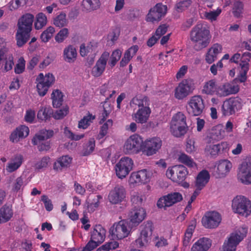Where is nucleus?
<instances>
[{"instance_id": "f257e3e1", "label": "nucleus", "mask_w": 251, "mask_h": 251, "mask_svg": "<svg viewBox=\"0 0 251 251\" xmlns=\"http://www.w3.org/2000/svg\"><path fill=\"white\" fill-rule=\"evenodd\" d=\"M34 18L33 15L26 13L19 19L16 34L17 45L19 47L23 46L29 39Z\"/></svg>"}, {"instance_id": "f03ea898", "label": "nucleus", "mask_w": 251, "mask_h": 251, "mask_svg": "<svg viewBox=\"0 0 251 251\" xmlns=\"http://www.w3.org/2000/svg\"><path fill=\"white\" fill-rule=\"evenodd\" d=\"M211 37L207 25L203 24H198L190 32L191 40L199 44L194 46L197 50L206 47L210 42Z\"/></svg>"}, {"instance_id": "7ed1b4c3", "label": "nucleus", "mask_w": 251, "mask_h": 251, "mask_svg": "<svg viewBox=\"0 0 251 251\" xmlns=\"http://www.w3.org/2000/svg\"><path fill=\"white\" fill-rule=\"evenodd\" d=\"M171 132L176 137L183 136L187 131L188 127L186 122V117L179 112L173 116L170 124Z\"/></svg>"}, {"instance_id": "20e7f679", "label": "nucleus", "mask_w": 251, "mask_h": 251, "mask_svg": "<svg viewBox=\"0 0 251 251\" xmlns=\"http://www.w3.org/2000/svg\"><path fill=\"white\" fill-rule=\"evenodd\" d=\"M232 208L234 212L247 217L251 213V201L244 196L238 195L232 201Z\"/></svg>"}, {"instance_id": "39448f33", "label": "nucleus", "mask_w": 251, "mask_h": 251, "mask_svg": "<svg viewBox=\"0 0 251 251\" xmlns=\"http://www.w3.org/2000/svg\"><path fill=\"white\" fill-rule=\"evenodd\" d=\"M247 231L246 227H242L231 233L228 240L224 243L222 251H235L237 246L246 236Z\"/></svg>"}, {"instance_id": "423d86ee", "label": "nucleus", "mask_w": 251, "mask_h": 251, "mask_svg": "<svg viewBox=\"0 0 251 251\" xmlns=\"http://www.w3.org/2000/svg\"><path fill=\"white\" fill-rule=\"evenodd\" d=\"M140 235L135 241V245L138 248L147 246L151 241L153 231V224L151 221L144 222L141 226Z\"/></svg>"}, {"instance_id": "0eeeda50", "label": "nucleus", "mask_w": 251, "mask_h": 251, "mask_svg": "<svg viewBox=\"0 0 251 251\" xmlns=\"http://www.w3.org/2000/svg\"><path fill=\"white\" fill-rule=\"evenodd\" d=\"M55 77L51 73H48L44 76L43 73L39 74L36 78L37 89L40 96H44L49 88L54 83Z\"/></svg>"}, {"instance_id": "6e6552de", "label": "nucleus", "mask_w": 251, "mask_h": 251, "mask_svg": "<svg viewBox=\"0 0 251 251\" xmlns=\"http://www.w3.org/2000/svg\"><path fill=\"white\" fill-rule=\"evenodd\" d=\"M188 175V171L183 165H175L166 171L167 177L178 183L183 182Z\"/></svg>"}, {"instance_id": "1a4fd4ad", "label": "nucleus", "mask_w": 251, "mask_h": 251, "mask_svg": "<svg viewBox=\"0 0 251 251\" xmlns=\"http://www.w3.org/2000/svg\"><path fill=\"white\" fill-rule=\"evenodd\" d=\"M188 106L186 107L188 114L191 116H198L203 112L205 106L204 101L200 96L192 97L188 102Z\"/></svg>"}, {"instance_id": "9d476101", "label": "nucleus", "mask_w": 251, "mask_h": 251, "mask_svg": "<svg viewBox=\"0 0 251 251\" xmlns=\"http://www.w3.org/2000/svg\"><path fill=\"white\" fill-rule=\"evenodd\" d=\"M167 12V6L162 3H158L151 8L146 16V20L147 22L154 23L161 20Z\"/></svg>"}, {"instance_id": "9b49d317", "label": "nucleus", "mask_w": 251, "mask_h": 251, "mask_svg": "<svg viewBox=\"0 0 251 251\" xmlns=\"http://www.w3.org/2000/svg\"><path fill=\"white\" fill-rule=\"evenodd\" d=\"M143 145L142 138L134 134L127 139L124 145V150L128 153H136L141 151H143Z\"/></svg>"}, {"instance_id": "f8f14e48", "label": "nucleus", "mask_w": 251, "mask_h": 251, "mask_svg": "<svg viewBox=\"0 0 251 251\" xmlns=\"http://www.w3.org/2000/svg\"><path fill=\"white\" fill-rule=\"evenodd\" d=\"M238 97L230 98L224 101L222 106V114L225 116L234 114L241 109L242 103Z\"/></svg>"}, {"instance_id": "ddd939ff", "label": "nucleus", "mask_w": 251, "mask_h": 251, "mask_svg": "<svg viewBox=\"0 0 251 251\" xmlns=\"http://www.w3.org/2000/svg\"><path fill=\"white\" fill-rule=\"evenodd\" d=\"M133 160L128 157H122L115 166L117 176L120 178L125 177L132 170Z\"/></svg>"}, {"instance_id": "4468645a", "label": "nucleus", "mask_w": 251, "mask_h": 251, "mask_svg": "<svg viewBox=\"0 0 251 251\" xmlns=\"http://www.w3.org/2000/svg\"><path fill=\"white\" fill-rule=\"evenodd\" d=\"M127 224L124 221L115 223L109 229V233L113 240H121L127 237L130 231L127 228Z\"/></svg>"}, {"instance_id": "2eb2a0df", "label": "nucleus", "mask_w": 251, "mask_h": 251, "mask_svg": "<svg viewBox=\"0 0 251 251\" xmlns=\"http://www.w3.org/2000/svg\"><path fill=\"white\" fill-rule=\"evenodd\" d=\"M182 199V196L180 193L172 192L161 197L157 202V206L159 208H163L166 210L167 207L181 201Z\"/></svg>"}, {"instance_id": "dca6fc26", "label": "nucleus", "mask_w": 251, "mask_h": 251, "mask_svg": "<svg viewBox=\"0 0 251 251\" xmlns=\"http://www.w3.org/2000/svg\"><path fill=\"white\" fill-rule=\"evenodd\" d=\"M222 220L221 215L216 211L206 212L202 217L201 223L206 228L212 229L217 227Z\"/></svg>"}, {"instance_id": "f3484780", "label": "nucleus", "mask_w": 251, "mask_h": 251, "mask_svg": "<svg viewBox=\"0 0 251 251\" xmlns=\"http://www.w3.org/2000/svg\"><path fill=\"white\" fill-rule=\"evenodd\" d=\"M238 176L242 183L251 184V157H247L241 164Z\"/></svg>"}, {"instance_id": "a211bd4d", "label": "nucleus", "mask_w": 251, "mask_h": 251, "mask_svg": "<svg viewBox=\"0 0 251 251\" xmlns=\"http://www.w3.org/2000/svg\"><path fill=\"white\" fill-rule=\"evenodd\" d=\"M162 141L159 138L154 137L143 142V152L144 154L150 156L158 151L161 148Z\"/></svg>"}, {"instance_id": "6ab92c4d", "label": "nucleus", "mask_w": 251, "mask_h": 251, "mask_svg": "<svg viewBox=\"0 0 251 251\" xmlns=\"http://www.w3.org/2000/svg\"><path fill=\"white\" fill-rule=\"evenodd\" d=\"M130 224L132 226H138L146 217L145 209L141 207L134 206L129 213Z\"/></svg>"}, {"instance_id": "aec40b11", "label": "nucleus", "mask_w": 251, "mask_h": 251, "mask_svg": "<svg viewBox=\"0 0 251 251\" xmlns=\"http://www.w3.org/2000/svg\"><path fill=\"white\" fill-rule=\"evenodd\" d=\"M126 191L122 186L117 185L109 193L108 199L113 204H117L122 201L126 198Z\"/></svg>"}, {"instance_id": "412c9836", "label": "nucleus", "mask_w": 251, "mask_h": 251, "mask_svg": "<svg viewBox=\"0 0 251 251\" xmlns=\"http://www.w3.org/2000/svg\"><path fill=\"white\" fill-rule=\"evenodd\" d=\"M191 85L190 80H183L175 89V97L178 100L186 97L191 92Z\"/></svg>"}, {"instance_id": "4be33fe9", "label": "nucleus", "mask_w": 251, "mask_h": 251, "mask_svg": "<svg viewBox=\"0 0 251 251\" xmlns=\"http://www.w3.org/2000/svg\"><path fill=\"white\" fill-rule=\"evenodd\" d=\"M109 56V53L104 51L97 61L95 66L92 70V75L95 77L100 76L103 73L107 63V61Z\"/></svg>"}, {"instance_id": "5701e85b", "label": "nucleus", "mask_w": 251, "mask_h": 251, "mask_svg": "<svg viewBox=\"0 0 251 251\" xmlns=\"http://www.w3.org/2000/svg\"><path fill=\"white\" fill-rule=\"evenodd\" d=\"M150 180V174L147 170L143 169L131 173L129 177L131 183H146Z\"/></svg>"}, {"instance_id": "b1692460", "label": "nucleus", "mask_w": 251, "mask_h": 251, "mask_svg": "<svg viewBox=\"0 0 251 251\" xmlns=\"http://www.w3.org/2000/svg\"><path fill=\"white\" fill-rule=\"evenodd\" d=\"M54 132L52 129H42L36 134L31 140V142L34 145H37L40 142L50 139L53 136Z\"/></svg>"}, {"instance_id": "393cba45", "label": "nucleus", "mask_w": 251, "mask_h": 251, "mask_svg": "<svg viewBox=\"0 0 251 251\" xmlns=\"http://www.w3.org/2000/svg\"><path fill=\"white\" fill-rule=\"evenodd\" d=\"M29 130L27 126L23 125L17 127L12 132L10 136V140L12 142H18L20 138L26 137L29 134Z\"/></svg>"}, {"instance_id": "a878e982", "label": "nucleus", "mask_w": 251, "mask_h": 251, "mask_svg": "<svg viewBox=\"0 0 251 251\" xmlns=\"http://www.w3.org/2000/svg\"><path fill=\"white\" fill-rule=\"evenodd\" d=\"M81 6L82 11L90 13L99 9L101 2L100 0H83Z\"/></svg>"}, {"instance_id": "bb28decb", "label": "nucleus", "mask_w": 251, "mask_h": 251, "mask_svg": "<svg viewBox=\"0 0 251 251\" xmlns=\"http://www.w3.org/2000/svg\"><path fill=\"white\" fill-rule=\"evenodd\" d=\"M237 87L232 86L228 83L218 86L216 94L220 97L226 96L230 94H235L238 92Z\"/></svg>"}, {"instance_id": "cd10ccee", "label": "nucleus", "mask_w": 251, "mask_h": 251, "mask_svg": "<svg viewBox=\"0 0 251 251\" xmlns=\"http://www.w3.org/2000/svg\"><path fill=\"white\" fill-rule=\"evenodd\" d=\"M224 133L225 131L221 125L215 126L212 128L207 136L208 141L214 143L215 141H219L223 138Z\"/></svg>"}, {"instance_id": "c85d7f7f", "label": "nucleus", "mask_w": 251, "mask_h": 251, "mask_svg": "<svg viewBox=\"0 0 251 251\" xmlns=\"http://www.w3.org/2000/svg\"><path fill=\"white\" fill-rule=\"evenodd\" d=\"M105 232L101 225H96L92 232L91 239L100 245L104 240Z\"/></svg>"}, {"instance_id": "c756f323", "label": "nucleus", "mask_w": 251, "mask_h": 251, "mask_svg": "<svg viewBox=\"0 0 251 251\" xmlns=\"http://www.w3.org/2000/svg\"><path fill=\"white\" fill-rule=\"evenodd\" d=\"M210 179L209 172L206 170H202L198 175L195 181V186L202 189L208 183Z\"/></svg>"}, {"instance_id": "7c9ffc66", "label": "nucleus", "mask_w": 251, "mask_h": 251, "mask_svg": "<svg viewBox=\"0 0 251 251\" xmlns=\"http://www.w3.org/2000/svg\"><path fill=\"white\" fill-rule=\"evenodd\" d=\"M211 246V240L203 237L200 238L193 245L191 251H207Z\"/></svg>"}, {"instance_id": "2f4dec72", "label": "nucleus", "mask_w": 251, "mask_h": 251, "mask_svg": "<svg viewBox=\"0 0 251 251\" xmlns=\"http://www.w3.org/2000/svg\"><path fill=\"white\" fill-rule=\"evenodd\" d=\"M151 111L147 106H144L140 108L135 114L136 121L138 123L144 124L147 122Z\"/></svg>"}, {"instance_id": "473e14b6", "label": "nucleus", "mask_w": 251, "mask_h": 251, "mask_svg": "<svg viewBox=\"0 0 251 251\" xmlns=\"http://www.w3.org/2000/svg\"><path fill=\"white\" fill-rule=\"evenodd\" d=\"M72 158L68 155H65L58 158L56 162L53 164V169L57 171H60L63 168H67L71 163Z\"/></svg>"}, {"instance_id": "72a5a7b5", "label": "nucleus", "mask_w": 251, "mask_h": 251, "mask_svg": "<svg viewBox=\"0 0 251 251\" xmlns=\"http://www.w3.org/2000/svg\"><path fill=\"white\" fill-rule=\"evenodd\" d=\"M76 56L77 52L76 49L73 45H69L64 49L63 57L65 61L69 63L74 62Z\"/></svg>"}, {"instance_id": "f704fd0d", "label": "nucleus", "mask_w": 251, "mask_h": 251, "mask_svg": "<svg viewBox=\"0 0 251 251\" xmlns=\"http://www.w3.org/2000/svg\"><path fill=\"white\" fill-rule=\"evenodd\" d=\"M53 115V109L49 107H42L38 111L37 113V118L38 120L41 121H46L49 120Z\"/></svg>"}, {"instance_id": "c9c22d12", "label": "nucleus", "mask_w": 251, "mask_h": 251, "mask_svg": "<svg viewBox=\"0 0 251 251\" xmlns=\"http://www.w3.org/2000/svg\"><path fill=\"white\" fill-rule=\"evenodd\" d=\"M13 216L11 208L6 205H3L0 209V223L8 221Z\"/></svg>"}, {"instance_id": "e433bc0d", "label": "nucleus", "mask_w": 251, "mask_h": 251, "mask_svg": "<svg viewBox=\"0 0 251 251\" xmlns=\"http://www.w3.org/2000/svg\"><path fill=\"white\" fill-rule=\"evenodd\" d=\"M63 94L62 92L56 89L52 91L51 94V99L52 100V105L54 108L59 107L62 104L63 101Z\"/></svg>"}, {"instance_id": "4c0bfd02", "label": "nucleus", "mask_w": 251, "mask_h": 251, "mask_svg": "<svg viewBox=\"0 0 251 251\" xmlns=\"http://www.w3.org/2000/svg\"><path fill=\"white\" fill-rule=\"evenodd\" d=\"M225 146H227V144L226 143H222L221 145H207L205 149V151L207 155H210L211 157H213L218 154L221 149V147H223V150L225 148Z\"/></svg>"}, {"instance_id": "58836bf2", "label": "nucleus", "mask_w": 251, "mask_h": 251, "mask_svg": "<svg viewBox=\"0 0 251 251\" xmlns=\"http://www.w3.org/2000/svg\"><path fill=\"white\" fill-rule=\"evenodd\" d=\"M97 47L98 43L94 41L89 42L87 47L84 44H82L80 46V54L82 57H84L88 53L94 52Z\"/></svg>"}, {"instance_id": "ea45409f", "label": "nucleus", "mask_w": 251, "mask_h": 251, "mask_svg": "<svg viewBox=\"0 0 251 251\" xmlns=\"http://www.w3.org/2000/svg\"><path fill=\"white\" fill-rule=\"evenodd\" d=\"M23 160L22 155H17L13 160V161L8 164L7 167V171L8 172H13L18 169L21 165Z\"/></svg>"}, {"instance_id": "a19ab883", "label": "nucleus", "mask_w": 251, "mask_h": 251, "mask_svg": "<svg viewBox=\"0 0 251 251\" xmlns=\"http://www.w3.org/2000/svg\"><path fill=\"white\" fill-rule=\"evenodd\" d=\"M217 87L215 80L212 79L205 83L202 91L206 94L213 95L217 92Z\"/></svg>"}, {"instance_id": "79ce46f5", "label": "nucleus", "mask_w": 251, "mask_h": 251, "mask_svg": "<svg viewBox=\"0 0 251 251\" xmlns=\"http://www.w3.org/2000/svg\"><path fill=\"white\" fill-rule=\"evenodd\" d=\"M240 66H241V70L238 77L235 78L233 81L235 83L244 82L247 80V74L249 71V67H248V64L246 63L245 64Z\"/></svg>"}, {"instance_id": "37998d69", "label": "nucleus", "mask_w": 251, "mask_h": 251, "mask_svg": "<svg viewBox=\"0 0 251 251\" xmlns=\"http://www.w3.org/2000/svg\"><path fill=\"white\" fill-rule=\"evenodd\" d=\"M95 115H92V114L89 113L87 115L85 116L83 119L79 122L78 126V128L86 129L88 126L90 125V123H92V120L95 119Z\"/></svg>"}, {"instance_id": "c03bdc74", "label": "nucleus", "mask_w": 251, "mask_h": 251, "mask_svg": "<svg viewBox=\"0 0 251 251\" xmlns=\"http://www.w3.org/2000/svg\"><path fill=\"white\" fill-rule=\"evenodd\" d=\"M231 168L232 164L227 160H221L217 166V170L221 173L228 172Z\"/></svg>"}, {"instance_id": "a18cd8bd", "label": "nucleus", "mask_w": 251, "mask_h": 251, "mask_svg": "<svg viewBox=\"0 0 251 251\" xmlns=\"http://www.w3.org/2000/svg\"><path fill=\"white\" fill-rule=\"evenodd\" d=\"M24 179L25 177L20 176L13 181L12 184V191L13 192L17 193L21 189H23L25 185Z\"/></svg>"}, {"instance_id": "49530a36", "label": "nucleus", "mask_w": 251, "mask_h": 251, "mask_svg": "<svg viewBox=\"0 0 251 251\" xmlns=\"http://www.w3.org/2000/svg\"><path fill=\"white\" fill-rule=\"evenodd\" d=\"M244 9V4L240 1H236L234 2L232 8V13L236 18H240L242 16Z\"/></svg>"}, {"instance_id": "de8ad7c7", "label": "nucleus", "mask_w": 251, "mask_h": 251, "mask_svg": "<svg viewBox=\"0 0 251 251\" xmlns=\"http://www.w3.org/2000/svg\"><path fill=\"white\" fill-rule=\"evenodd\" d=\"M178 160L179 162L186 165L189 167L192 168L197 166L193 160L184 153H182L179 155Z\"/></svg>"}, {"instance_id": "09e8293b", "label": "nucleus", "mask_w": 251, "mask_h": 251, "mask_svg": "<svg viewBox=\"0 0 251 251\" xmlns=\"http://www.w3.org/2000/svg\"><path fill=\"white\" fill-rule=\"evenodd\" d=\"M47 17L43 13H39L36 16V21L34 24L35 28L36 29H40L45 26L47 24Z\"/></svg>"}, {"instance_id": "8fccbe9b", "label": "nucleus", "mask_w": 251, "mask_h": 251, "mask_svg": "<svg viewBox=\"0 0 251 251\" xmlns=\"http://www.w3.org/2000/svg\"><path fill=\"white\" fill-rule=\"evenodd\" d=\"M53 24L59 27L66 26L67 24L66 14L61 12L59 15L57 16L54 19Z\"/></svg>"}, {"instance_id": "3c124183", "label": "nucleus", "mask_w": 251, "mask_h": 251, "mask_svg": "<svg viewBox=\"0 0 251 251\" xmlns=\"http://www.w3.org/2000/svg\"><path fill=\"white\" fill-rule=\"evenodd\" d=\"M192 0H184L177 2L175 5V9L177 12H182L186 10L192 4Z\"/></svg>"}, {"instance_id": "603ef678", "label": "nucleus", "mask_w": 251, "mask_h": 251, "mask_svg": "<svg viewBox=\"0 0 251 251\" xmlns=\"http://www.w3.org/2000/svg\"><path fill=\"white\" fill-rule=\"evenodd\" d=\"M55 32L54 27L50 26L44 31L40 36V38L42 42H47L52 36Z\"/></svg>"}, {"instance_id": "864d4df0", "label": "nucleus", "mask_w": 251, "mask_h": 251, "mask_svg": "<svg viewBox=\"0 0 251 251\" xmlns=\"http://www.w3.org/2000/svg\"><path fill=\"white\" fill-rule=\"evenodd\" d=\"M108 100V98H107L103 102V112L102 113V118L100 121V124H102L106 120V117L109 115L111 111V108L110 106V104L107 102Z\"/></svg>"}, {"instance_id": "5fc2aeb1", "label": "nucleus", "mask_w": 251, "mask_h": 251, "mask_svg": "<svg viewBox=\"0 0 251 251\" xmlns=\"http://www.w3.org/2000/svg\"><path fill=\"white\" fill-rule=\"evenodd\" d=\"M113 122L112 120H108L100 128V133L98 136V138L99 139H100L103 138L107 132V130L109 126H112Z\"/></svg>"}, {"instance_id": "6e6d98bb", "label": "nucleus", "mask_w": 251, "mask_h": 251, "mask_svg": "<svg viewBox=\"0 0 251 251\" xmlns=\"http://www.w3.org/2000/svg\"><path fill=\"white\" fill-rule=\"evenodd\" d=\"M69 35V30L67 28H63L55 36V40L58 43H62Z\"/></svg>"}, {"instance_id": "4d7b16f0", "label": "nucleus", "mask_w": 251, "mask_h": 251, "mask_svg": "<svg viewBox=\"0 0 251 251\" xmlns=\"http://www.w3.org/2000/svg\"><path fill=\"white\" fill-rule=\"evenodd\" d=\"M50 158L49 156H44L41 160L37 162L34 165V168L36 170H40L43 168H47L48 166V163L50 162Z\"/></svg>"}, {"instance_id": "13d9d810", "label": "nucleus", "mask_w": 251, "mask_h": 251, "mask_svg": "<svg viewBox=\"0 0 251 251\" xmlns=\"http://www.w3.org/2000/svg\"><path fill=\"white\" fill-rule=\"evenodd\" d=\"M25 69V61L23 57H20L18 63L16 65L14 71L16 74H20L22 73Z\"/></svg>"}, {"instance_id": "bf43d9fd", "label": "nucleus", "mask_w": 251, "mask_h": 251, "mask_svg": "<svg viewBox=\"0 0 251 251\" xmlns=\"http://www.w3.org/2000/svg\"><path fill=\"white\" fill-rule=\"evenodd\" d=\"M41 201L44 202L45 208L48 211L52 210L53 204L51 201L49 199L47 196L43 195L41 197Z\"/></svg>"}, {"instance_id": "052dcab7", "label": "nucleus", "mask_w": 251, "mask_h": 251, "mask_svg": "<svg viewBox=\"0 0 251 251\" xmlns=\"http://www.w3.org/2000/svg\"><path fill=\"white\" fill-rule=\"evenodd\" d=\"M68 111V108L65 107L63 109H60L59 110L56 111L54 114L53 113L52 117L55 119H61L65 116Z\"/></svg>"}, {"instance_id": "680f3d73", "label": "nucleus", "mask_w": 251, "mask_h": 251, "mask_svg": "<svg viewBox=\"0 0 251 251\" xmlns=\"http://www.w3.org/2000/svg\"><path fill=\"white\" fill-rule=\"evenodd\" d=\"M35 118V112L34 111L29 109L26 111L25 116V121L29 123H32Z\"/></svg>"}, {"instance_id": "e2e57ef3", "label": "nucleus", "mask_w": 251, "mask_h": 251, "mask_svg": "<svg viewBox=\"0 0 251 251\" xmlns=\"http://www.w3.org/2000/svg\"><path fill=\"white\" fill-rule=\"evenodd\" d=\"M120 30L118 28L114 29L108 35V38L113 43L117 40L120 35Z\"/></svg>"}, {"instance_id": "0e129e2a", "label": "nucleus", "mask_w": 251, "mask_h": 251, "mask_svg": "<svg viewBox=\"0 0 251 251\" xmlns=\"http://www.w3.org/2000/svg\"><path fill=\"white\" fill-rule=\"evenodd\" d=\"M99 245V244L91 239L81 251H91L97 248Z\"/></svg>"}, {"instance_id": "69168bd1", "label": "nucleus", "mask_w": 251, "mask_h": 251, "mask_svg": "<svg viewBox=\"0 0 251 251\" xmlns=\"http://www.w3.org/2000/svg\"><path fill=\"white\" fill-rule=\"evenodd\" d=\"M132 58V56L129 53V51H126L124 57L120 62V66L121 67H123L126 66Z\"/></svg>"}, {"instance_id": "338daca9", "label": "nucleus", "mask_w": 251, "mask_h": 251, "mask_svg": "<svg viewBox=\"0 0 251 251\" xmlns=\"http://www.w3.org/2000/svg\"><path fill=\"white\" fill-rule=\"evenodd\" d=\"M50 141L40 142L38 143V149L39 151H47L50 149Z\"/></svg>"}, {"instance_id": "774afa93", "label": "nucleus", "mask_w": 251, "mask_h": 251, "mask_svg": "<svg viewBox=\"0 0 251 251\" xmlns=\"http://www.w3.org/2000/svg\"><path fill=\"white\" fill-rule=\"evenodd\" d=\"M2 62H4V70L6 72L9 71L12 69L13 65H14L13 57L10 56Z\"/></svg>"}]
</instances>
